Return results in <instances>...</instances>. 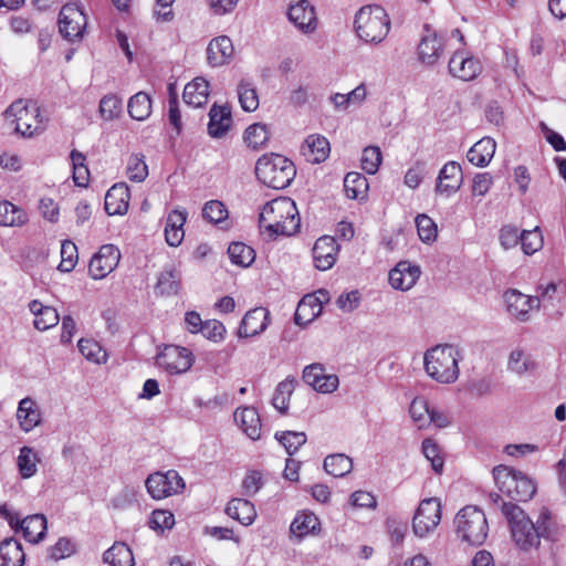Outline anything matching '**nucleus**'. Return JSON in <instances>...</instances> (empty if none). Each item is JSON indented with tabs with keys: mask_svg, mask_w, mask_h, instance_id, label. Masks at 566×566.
Returning a JSON list of instances; mask_svg holds the SVG:
<instances>
[{
	"mask_svg": "<svg viewBox=\"0 0 566 566\" xmlns=\"http://www.w3.org/2000/svg\"><path fill=\"white\" fill-rule=\"evenodd\" d=\"M192 363V353L188 348L177 345L165 346L156 357L157 366L170 375L186 373L190 369Z\"/></svg>",
	"mask_w": 566,
	"mask_h": 566,
	"instance_id": "f8f14e48",
	"label": "nucleus"
},
{
	"mask_svg": "<svg viewBox=\"0 0 566 566\" xmlns=\"http://www.w3.org/2000/svg\"><path fill=\"white\" fill-rule=\"evenodd\" d=\"M329 151V142L321 135H310L302 145L303 156L312 164L325 161Z\"/></svg>",
	"mask_w": 566,
	"mask_h": 566,
	"instance_id": "393cba45",
	"label": "nucleus"
},
{
	"mask_svg": "<svg viewBox=\"0 0 566 566\" xmlns=\"http://www.w3.org/2000/svg\"><path fill=\"white\" fill-rule=\"evenodd\" d=\"M381 163V151L378 147L368 146L363 150L361 168L369 175L377 172Z\"/></svg>",
	"mask_w": 566,
	"mask_h": 566,
	"instance_id": "6e6d98bb",
	"label": "nucleus"
},
{
	"mask_svg": "<svg viewBox=\"0 0 566 566\" xmlns=\"http://www.w3.org/2000/svg\"><path fill=\"white\" fill-rule=\"evenodd\" d=\"M15 530H21L23 537L32 543L36 544L42 541L46 532V518L42 514H33L27 516L22 521L19 520V524L15 525Z\"/></svg>",
	"mask_w": 566,
	"mask_h": 566,
	"instance_id": "bb28decb",
	"label": "nucleus"
},
{
	"mask_svg": "<svg viewBox=\"0 0 566 566\" xmlns=\"http://www.w3.org/2000/svg\"><path fill=\"white\" fill-rule=\"evenodd\" d=\"M270 138L268 126L261 123L250 125L244 132V140L248 146L258 149Z\"/></svg>",
	"mask_w": 566,
	"mask_h": 566,
	"instance_id": "49530a36",
	"label": "nucleus"
},
{
	"mask_svg": "<svg viewBox=\"0 0 566 566\" xmlns=\"http://www.w3.org/2000/svg\"><path fill=\"white\" fill-rule=\"evenodd\" d=\"M275 438L290 455L294 454L307 440L306 434L300 431L276 432Z\"/></svg>",
	"mask_w": 566,
	"mask_h": 566,
	"instance_id": "09e8293b",
	"label": "nucleus"
},
{
	"mask_svg": "<svg viewBox=\"0 0 566 566\" xmlns=\"http://www.w3.org/2000/svg\"><path fill=\"white\" fill-rule=\"evenodd\" d=\"M234 421L242 431L252 440H256L261 436V420L255 408L244 407L234 411Z\"/></svg>",
	"mask_w": 566,
	"mask_h": 566,
	"instance_id": "a878e982",
	"label": "nucleus"
},
{
	"mask_svg": "<svg viewBox=\"0 0 566 566\" xmlns=\"http://www.w3.org/2000/svg\"><path fill=\"white\" fill-rule=\"evenodd\" d=\"M185 222V211L174 210L168 214L165 227V238L169 247L177 248L181 243L185 237V231L182 228Z\"/></svg>",
	"mask_w": 566,
	"mask_h": 566,
	"instance_id": "c85d7f7f",
	"label": "nucleus"
},
{
	"mask_svg": "<svg viewBox=\"0 0 566 566\" xmlns=\"http://www.w3.org/2000/svg\"><path fill=\"white\" fill-rule=\"evenodd\" d=\"M231 126V108L228 105L213 104L209 111V136L212 138H222L227 135Z\"/></svg>",
	"mask_w": 566,
	"mask_h": 566,
	"instance_id": "aec40b11",
	"label": "nucleus"
},
{
	"mask_svg": "<svg viewBox=\"0 0 566 566\" xmlns=\"http://www.w3.org/2000/svg\"><path fill=\"white\" fill-rule=\"evenodd\" d=\"M495 148L496 144L493 138L483 137L469 149L468 160L478 167H485L493 158Z\"/></svg>",
	"mask_w": 566,
	"mask_h": 566,
	"instance_id": "cd10ccee",
	"label": "nucleus"
},
{
	"mask_svg": "<svg viewBox=\"0 0 566 566\" xmlns=\"http://www.w3.org/2000/svg\"><path fill=\"white\" fill-rule=\"evenodd\" d=\"M40 461L36 453L30 447H22L18 455L17 464L23 479H29L36 473V463Z\"/></svg>",
	"mask_w": 566,
	"mask_h": 566,
	"instance_id": "c03bdc74",
	"label": "nucleus"
},
{
	"mask_svg": "<svg viewBox=\"0 0 566 566\" xmlns=\"http://www.w3.org/2000/svg\"><path fill=\"white\" fill-rule=\"evenodd\" d=\"M354 27L360 40L378 44L390 30V19L382 7L364 6L355 14Z\"/></svg>",
	"mask_w": 566,
	"mask_h": 566,
	"instance_id": "39448f33",
	"label": "nucleus"
},
{
	"mask_svg": "<svg viewBox=\"0 0 566 566\" xmlns=\"http://www.w3.org/2000/svg\"><path fill=\"white\" fill-rule=\"evenodd\" d=\"M74 552L72 542L65 537H61L55 545L50 547L49 555L52 559L59 560L70 556Z\"/></svg>",
	"mask_w": 566,
	"mask_h": 566,
	"instance_id": "774afa93",
	"label": "nucleus"
},
{
	"mask_svg": "<svg viewBox=\"0 0 566 566\" xmlns=\"http://www.w3.org/2000/svg\"><path fill=\"white\" fill-rule=\"evenodd\" d=\"M148 175V167L145 157L140 154H133L127 163L128 179L135 182H142Z\"/></svg>",
	"mask_w": 566,
	"mask_h": 566,
	"instance_id": "3c124183",
	"label": "nucleus"
},
{
	"mask_svg": "<svg viewBox=\"0 0 566 566\" xmlns=\"http://www.w3.org/2000/svg\"><path fill=\"white\" fill-rule=\"evenodd\" d=\"M234 48L227 35L212 39L207 46V60L210 66L218 67L228 64L232 57Z\"/></svg>",
	"mask_w": 566,
	"mask_h": 566,
	"instance_id": "412c9836",
	"label": "nucleus"
},
{
	"mask_svg": "<svg viewBox=\"0 0 566 566\" xmlns=\"http://www.w3.org/2000/svg\"><path fill=\"white\" fill-rule=\"evenodd\" d=\"M287 19L304 34H311L317 29L316 10L308 0H300L291 4Z\"/></svg>",
	"mask_w": 566,
	"mask_h": 566,
	"instance_id": "ddd939ff",
	"label": "nucleus"
},
{
	"mask_svg": "<svg viewBox=\"0 0 566 566\" xmlns=\"http://www.w3.org/2000/svg\"><path fill=\"white\" fill-rule=\"evenodd\" d=\"M460 350L450 344L437 345L424 353L427 375L440 384H453L460 375Z\"/></svg>",
	"mask_w": 566,
	"mask_h": 566,
	"instance_id": "7ed1b4c3",
	"label": "nucleus"
},
{
	"mask_svg": "<svg viewBox=\"0 0 566 566\" xmlns=\"http://www.w3.org/2000/svg\"><path fill=\"white\" fill-rule=\"evenodd\" d=\"M4 114L8 118L13 117L14 130L24 137H31L42 130L38 122L39 108L35 105H29L19 99L13 102Z\"/></svg>",
	"mask_w": 566,
	"mask_h": 566,
	"instance_id": "6e6552de",
	"label": "nucleus"
},
{
	"mask_svg": "<svg viewBox=\"0 0 566 566\" xmlns=\"http://www.w3.org/2000/svg\"><path fill=\"white\" fill-rule=\"evenodd\" d=\"M420 266L408 261H400L389 272V283L395 290L408 291L419 280Z\"/></svg>",
	"mask_w": 566,
	"mask_h": 566,
	"instance_id": "f3484780",
	"label": "nucleus"
},
{
	"mask_svg": "<svg viewBox=\"0 0 566 566\" xmlns=\"http://www.w3.org/2000/svg\"><path fill=\"white\" fill-rule=\"evenodd\" d=\"M369 188L368 180L359 172L350 171L344 178V191L349 199L366 198Z\"/></svg>",
	"mask_w": 566,
	"mask_h": 566,
	"instance_id": "c9c22d12",
	"label": "nucleus"
},
{
	"mask_svg": "<svg viewBox=\"0 0 566 566\" xmlns=\"http://www.w3.org/2000/svg\"><path fill=\"white\" fill-rule=\"evenodd\" d=\"M319 522L313 513H300L291 524V532L298 537H303L316 530Z\"/></svg>",
	"mask_w": 566,
	"mask_h": 566,
	"instance_id": "a18cd8bd",
	"label": "nucleus"
},
{
	"mask_svg": "<svg viewBox=\"0 0 566 566\" xmlns=\"http://www.w3.org/2000/svg\"><path fill=\"white\" fill-rule=\"evenodd\" d=\"M521 231L512 224L503 226L500 230L499 240L502 248H515L521 244Z\"/></svg>",
	"mask_w": 566,
	"mask_h": 566,
	"instance_id": "052dcab7",
	"label": "nucleus"
},
{
	"mask_svg": "<svg viewBox=\"0 0 566 566\" xmlns=\"http://www.w3.org/2000/svg\"><path fill=\"white\" fill-rule=\"evenodd\" d=\"M149 525L154 530H170L175 525V516L169 511L155 510L151 514Z\"/></svg>",
	"mask_w": 566,
	"mask_h": 566,
	"instance_id": "13d9d810",
	"label": "nucleus"
},
{
	"mask_svg": "<svg viewBox=\"0 0 566 566\" xmlns=\"http://www.w3.org/2000/svg\"><path fill=\"white\" fill-rule=\"evenodd\" d=\"M312 252L314 266L319 271H327L335 264L338 250H312Z\"/></svg>",
	"mask_w": 566,
	"mask_h": 566,
	"instance_id": "bf43d9fd",
	"label": "nucleus"
},
{
	"mask_svg": "<svg viewBox=\"0 0 566 566\" xmlns=\"http://www.w3.org/2000/svg\"><path fill=\"white\" fill-rule=\"evenodd\" d=\"M128 114L133 119L145 120L151 113V98L145 92H138L128 101Z\"/></svg>",
	"mask_w": 566,
	"mask_h": 566,
	"instance_id": "58836bf2",
	"label": "nucleus"
},
{
	"mask_svg": "<svg viewBox=\"0 0 566 566\" xmlns=\"http://www.w3.org/2000/svg\"><path fill=\"white\" fill-rule=\"evenodd\" d=\"M146 489L155 500H161L178 494L185 489V481L175 470L166 473L156 472L146 479Z\"/></svg>",
	"mask_w": 566,
	"mask_h": 566,
	"instance_id": "1a4fd4ad",
	"label": "nucleus"
},
{
	"mask_svg": "<svg viewBox=\"0 0 566 566\" xmlns=\"http://www.w3.org/2000/svg\"><path fill=\"white\" fill-rule=\"evenodd\" d=\"M427 34L422 35L418 45V55L421 63L433 65L443 53V38L424 24Z\"/></svg>",
	"mask_w": 566,
	"mask_h": 566,
	"instance_id": "dca6fc26",
	"label": "nucleus"
},
{
	"mask_svg": "<svg viewBox=\"0 0 566 566\" xmlns=\"http://www.w3.org/2000/svg\"><path fill=\"white\" fill-rule=\"evenodd\" d=\"M323 467L326 473L342 478L353 470V460L344 453L329 454L324 459Z\"/></svg>",
	"mask_w": 566,
	"mask_h": 566,
	"instance_id": "4c0bfd02",
	"label": "nucleus"
},
{
	"mask_svg": "<svg viewBox=\"0 0 566 566\" xmlns=\"http://www.w3.org/2000/svg\"><path fill=\"white\" fill-rule=\"evenodd\" d=\"M536 293L541 296L544 311H551L556 307L558 301V285L555 282L541 280L536 286Z\"/></svg>",
	"mask_w": 566,
	"mask_h": 566,
	"instance_id": "de8ad7c7",
	"label": "nucleus"
},
{
	"mask_svg": "<svg viewBox=\"0 0 566 566\" xmlns=\"http://www.w3.org/2000/svg\"><path fill=\"white\" fill-rule=\"evenodd\" d=\"M521 248H543L544 238L539 227L521 231Z\"/></svg>",
	"mask_w": 566,
	"mask_h": 566,
	"instance_id": "e2e57ef3",
	"label": "nucleus"
},
{
	"mask_svg": "<svg viewBox=\"0 0 566 566\" xmlns=\"http://www.w3.org/2000/svg\"><path fill=\"white\" fill-rule=\"evenodd\" d=\"M239 102L243 111L253 112L259 106V98L255 88L249 83L241 81L238 86Z\"/></svg>",
	"mask_w": 566,
	"mask_h": 566,
	"instance_id": "8fccbe9b",
	"label": "nucleus"
},
{
	"mask_svg": "<svg viewBox=\"0 0 566 566\" xmlns=\"http://www.w3.org/2000/svg\"><path fill=\"white\" fill-rule=\"evenodd\" d=\"M209 84L203 77H196L184 88V101L187 105L201 107L208 101Z\"/></svg>",
	"mask_w": 566,
	"mask_h": 566,
	"instance_id": "c756f323",
	"label": "nucleus"
},
{
	"mask_svg": "<svg viewBox=\"0 0 566 566\" xmlns=\"http://www.w3.org/2000/svg\"><path fill=\"white\" fill-rule=\"evenodd\" d=\"M17 418L20 422L22 430L31 431L40 423V411L35 408V403L31 398H23L19 402L17 410Z\"/></svg>",
	"mask_w": 566,
	"mask_h": 566,
	"instance_id": "72a5a7b5",
	"label": "nucleus"
},
{
	"mask_svg": "<svg viewBox=\"0 0 566 566\" xmlns=\"http://www.w3.org/2000/svg\"><path fill=\"white\" fill-rule=\"evenodd\" d=\"M302 377L307 385L322 394L334 392L339 385L337 375L326 374L325 367L319 363H314L306 366L303 370Z\"/></svg>",
	"mask_w": 566,
	"mask_h": 566,
	"instance_id": "4468645a",
	"label": "nucleus"
},
{
	"mask_svg": "<svg viewBox=\"0 0 566 566\" xmlns=\"http://www.w3.org/2000/svg\"><path fill=\"white\" fill-rule=\"evenodd\" d=\"M119 259V250H98L91 258L88 272L95 280L103 279L117 266Z\"/></svg>",
	"mask_w": 566,
	"mask_h": 566,
	"instance_id": "6ab92c4d",
	"label": "nucleus"
},
{
	"mask_svg": "<svg viewBox=\"0 0 566 566\" xmlns=\"http://www.w3.org/2000/svg\"><path fill=\"white\" fill-rule=\"evenodd\" d=\"M507 369L518 376H523L528 371L535 370L536 364L524 350L514 349L509 356Z\"/></svg>",
	"mask_w": 566,
	"mask_h": 566,
	"instance_id": "a19ab883",
	"label": "nucleus"
},
{
	"mask_svg": "<svg viewBox=\"0 0 566 566\" xmlns=\"http://www.w3.org/2000/svg\"><path fill=\"white\" fill-rule=\"evenodd\" d=\"M78 350L88 360L101 363L106 357V353L102 349L101 345L94 339H80Z\"/></svg>",
	"mask_w": 566,
	"mask_h": 566,
	"instance_id": "4d7b16f0",
	"label": "nucleus"
},
{
	"mask_svg": "<svg viewBox=\"0 0 566 566\" xmlns=\"http://www.w3.org/2000/svg\"><path fill=\"white\" fill-rule=\"evenodd\" d=\"M231 262L242 268L250 266L255 260V250H227Z\"/></svg>",
	"mask_w": 566,
	"mask_h": 566,
	"instance_id": "69168bd1",
	"label": "nucleus"
},
{
	"mask_svg": "<svg viewBox=\"0 0 566 566\" xmlns=\"http://www.w3.org/2000/svg\"><path fill=\"white\" fill-rule=\"evenodd\" d=\"M449 73L462 81L474 80L482 71L480 61L465 55L463 51H455L449 60Z\"/></svg>",
	"mask_w": 566,
	"mask_h": 566,
	"instance_id": "2eb2a0df",
	"label": "nucleus"
},
{
	"mask_svg": "<svg viewBox=\"0 0 566 566\" xmlns=\"http://www.w3.org/2000/svg\"><path fill=\"white\" fill-rule=\"evenodd\" d=\"M129 188L126 184L119 182L112 186L105 195V211L109 216H122L128 210Z\"/></svg>",
	"mask_w": 566,
	"mask_h": 566,
	"instance_id": "4be33fe9",
	"label": "nucleus"
},
{
	"mask_svg": "<svg viewBox=\"0 0 566 566\" xmlns=\"http://www.w3.org/2000/svg\"><path fill=\"white\" fill-rule=\"evenodd\" d=\"M24 558L25 555L18 541L7 538L0 543V566H22Z\"/></svg>",
	"mask_w": 566,
	"mask_h": 566,
	"instance_id": "473e14b6",
	"label": "nucleus"
},
{
	"mask_svg": "<svg viewBox=\"0 0 566 566\" xmlns=\"http://www.w3.org/2000/svg\"><path fill=\"white\" fill-rule=\"evenodd\" d=\"M422 453L431 463V468L436 473H441L443 470V458L439 446L430 438L422 441Z\"/></svg>",
	"mask_w": 566,
	"mask_h": 566,
	"instance_id": "603ef678",
	"label": "nucleus"
},
{
	"mask_svg": "<svg viewBox=\"0 0 566 566\" xmlns=\"http://www.w3.org/2000/svg\"><path fill=\"white\" fill-rule=\"evenodd\" d=\"M86 28V15L75 2L66 3L59 14V30L61 35L73 42L80 40Z\"/></svg>",
	"mask_w": 566,
	"mask_h": 566,
	"instance_id": "9d476101",
	"label": "nucleus"
},
{
	"mask_svg": "<svg viewBox=\"0 0 566 566\" xmlns=\"http://www.w3.org/2000/svg\"><path fill=\"white\" fill-rule=\"evenodd\" d=\"M103 562L111 566H134V555L123 542H116L103 555Z\"/></svg>",
	"mask_w": 566,
	"mask_h": 566,
	"instance_id": "f704fd0d",
	"label": "nucleus"
},
{
	"mask_svg": "<svg viewBox=\"0 0 566 566\" xmlns=\"http://www.w3.org/2000/svg\"><path fill=\"white\" fill-rule=\"evenodd\" d=\"M226 513L247 526L251 525L256 517L253 503L245 499H232L226 507Z\"/></svg>",
	"mask_w": 566,
	"mask_h": 566,
	"instance_id": "2f4dec72",
	"label": "nucleus"
},
{
	"mask_svg": "<svg viewBox=\"0 0 566 566\" xmlns=\"http://www.w3.org/2000/svg\"><path fill=\"white\" fill-rule=\"evenodd\" d=\"M441 521V503L437 497L424 499L420 502L412 520L413 533L424 537L432 532Z\"/></svg>",
	"mask_w": 566,
	"mask_h": 566,
	"instance_id": "9b49d317",
	"label": "nucleus"
},
{
	"mask_svg": "<svg viewBox=\"0 0 566 566\" xmlns=\"http://www.w3.org/2000/svg\"><path fill=\"white\" fill-rule=\"evenodd\" d=\"M261 234L268 240L291 237L301 227V219L295 202L290 198H277L263 206L260 214Z\"/></svg>",
	"mask_w": 566,
	"mask_h": 566,
	"instance_id": "f03ea898",
	"label": "nucleus"
},
{
	"mask_svg": "<svg viewBox=\"0 0 566 566\" xmlns=\"http://www.w3.org/2000/svg\"><path fill=\"white\" fill-rule=\"evenodd\" d=\"M180 287V274L176 270H166L158 276L155 290L160 295H175Z\"/></svg>",
	"mask_w": 566,
	"mask_h": 566,
	"instance_id": "37998d69",
	"label": "nucleus"
},
{
	"mask_svg": "<svg viewBox=\"0 0 566 566\" xmlns=\"http://www.w3.org/2000/svg\"><path fill=\"white\" fill-rule=\"evenodd\" d=\"M492 473L499 490L513 501L527 502L536 493V483L522 471L501 464Z\"/></svg>",
	"mask_w": 566,
	"mask_h": 566,
	"instance_id": "423d86ee",
	"label": "nucleus"
},
{
	"mask_svg": "<svg viewBox=\"0 0 566 566\" xmlns=\"http://www.w3.org/2000/svg\"><path fill=\"white\" fill-rule=\"evenodd\" d=\"M255 175L262 184L279 190L291 185L296 176V168L285 156L272 153L258 159Z\"/></svg>",
	"mask_w": 566,
	"mask_h": 566,
	"instance_id": "20e7f679",
	"label": "nucleus"
},
{
	"mask_svg": "<svg viewBox=\"0 0 566 566\" xmlns=\"http://www.w3.org/2000/svg\"><path fill=\"white\" fill-rule=\"evenodd\" d=\"M27 221V213L9 201H0V224L6 227L21 226Z\"/></svg>",
	"mask_w": 566,
	"mask_h": 566,
	"instance_id": "79ce46f5",
	"label": "nucleus"
},
{
	"mask_svg": "<svg viewBox=\"0 0 566 566\" xmlns=\"http://www.w3.org/2000/svg\"><path fill=\"white\" fill-rule=\"evenodd\" d=\"M122 112V101L114 94L105 95L99 102V113L105 120H113Z\"/></svg>",
	"mask_w": 566,
	"mask_h": 566,
	"instance_id": "864d4df0",
	"label": "nucleus"
},
{
	"mask_svg": "<svg viewBox=\"0 0 566 566\" xmlns=\"http://www.w3.org/2000/svg\"><path fill=\"white\" fill-rule=\"evenodd\" d=\"M462 182L463 172L460 164L457 161H449L439 172L436 191L449 197L461 188Z\"/></svg>",
	"mask_w": 566,
	"mask_h": 566,
	"instance_id": "a211bd4d",
	"label": "nucleus"
},
{
	"mask_svg": "<svg viewBox=\"0 0 566 566\" xmlns=\"http://www.w3.org/2000/svg\"><path fill=\"white\" fill-rule=\"evenodd\" d=\"M454 525L461 539L473 546L482 545L489 534L485 514L478 506L468 505L461 509L455 515Z\"/></svg>",
	"mask_w": 566,
	"mask_h": 566,
	"instance_id": "0eeeda50",
	"label": "nucleus"
},
{
	"mask_svg": "<svg viewBox=\"0 0 566 566\" xmlns=\"http://www.w3.org/2000/svg\"><path fill=\"white\" fill-rule=\"evenodd\" d=\"M200 332L207 339L220 342L224 337L226 327L217 319H208L201 326Z\"/></svg>",
	"mask_w": 566,
	"mask_h": 566,
	"instance_id": "680f3d73",
	"label": "nucleus"
},
{
	"mask_svg": "<svg viewBox=\"0 0 566 566\" xmlns=\"http://www.w3.org/2000/svg\"><path fill=\"white\" fill-rule=\"evenodd\" d=\"M504 298L511 315L522 322L527 319V295L517 290H510L505 292Z\"/></svg>",
	"mask_w": 566,
	"mask_h": 566,
	"instance_id": "ea45409f",
	"label": "nucleus"
},
{
	"mask_svg": "<svg viewBox=\"0 0 566 566\" xmlns=\"http://www.w3.org/2000/svg\"><path fill=\"white\" fill-rule=\"evenodd\" d=\"M269 315V311L264 307L250 310L242 318L239 336L247 338L261 334L268 327Z\"/></svg>",
	"mask_w": 566,
	"mask_h": 566,
	"instance_id": "5701e85b",
	"label": "nucleus"
},
{
	"mask_svg": "<svg viewBox=\"0 0 566 566\" xmlns=\"http://www.w3.org/2000/svg\"><path fill=\"white\" fill-rule=\"evenodd\" d=\"M31 313L35 316L34 327L39 331H46L55 326L60 316L52 306H44L41 302L34 300L29 304Z\"/></svg>",
	"mask_w": 566,
	"mask_h": 566,
	"instance_id": "7c9ffc66",
	"label": "nucleus"
},
{
	"mask_svg": "<svg viewBox=\"0 0 566 566\" xmlns=\"http://www.w3.org/2000/svg\"><path fill=\"white\" fill-rule=\"evenodd\" d=\"M430 408L427 401L422 398H415L409 408V413L412 420L419 423V427H422V423L426 419V416L429 417Z\"/></svg>",
	"mask_w": 566,
	"mask_h": 566,
	"instance_id": "0e129e2a",
	"label": "nucleus"
},
{
	"mask_svg": "<svg viewBox=\"0 0 566 566\" xmlns=\"http://www.w3.org/2000/svg\"><path fill=\"white\" fill-rule=\"evenodd\" d=\"M503 509L513 541L520 549L525 552L536 549L542 538L547 541L555 538L556 525L547 507L541 509L535 522L518 505H503Z\"/></svg>",
	"mask_w": 566,
	"mask_h": 566,
	"instance_id": "f257e3e1",
	"label": "nucleus"
},
{
	"mask_svg": "<svg viewBox=\"0 0 566 566\" xmlns=\"http://www.w3.org/2000/svg\"><path fill=\"white\" fill-rule=\"evenodd\" d=\"M359 303L360 293L357 290L343 293L336 300L337 306L344 312H353L359 306Z\"/></svg>",
	"mask_w": 566,
	"mask_h": 566,
	"instance_id": "338daca9",
	"label": "nucleus"
},
{
	"mask_svg": "<svg viewBox=\"0 0 566 566\" xmlns=\"http://www.w3.org/2000/svg\"><path fill=\"white\" fill-rule=\"evenodd\" d=\"M228 216L226 206L219 200H210L206 202L202 208L203 219L210 223L220 226V229H228L230 227Z\"/></svg>",
	"mask_w": 566,
	"mask_h": 566,
	"instance_id": "e433bc0d",
	"label": "nucleus"
},
{
	"mask_svg": "<svg viewBox=\"0 0 566 566\" xmlns=\"http://www.w3.org/2000/svg\"><path fill=\"white\" fill-rule=\"evenodd\" d=\"M416 226L418 235L423 243L429 244L436 240L437 226L431 218L426 214H420L416 218Z\"/></svg>",
	"mask_w": 566,
	"mask_h": 566,
	"instance_id": "5fc2aeb1",
	"label": "nucleus"
},
{
	"mask_svg": "<svg viewBox=\"0 0 566 566\" xmlns=\"http://www.w3.org/2000/svg\"><path fill=\"white\" fill-rule=\"evenodd\" d=\"M322 298L316 294H306L297 304L294 322L298 326H306L322 313Z\"/></svg>",
	"mask_w": 566,
	"mask_h": 566,
	"instance_id": "b1692460",
	"label": "nucleus"
}]
</instances>
